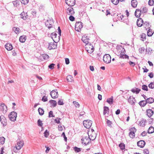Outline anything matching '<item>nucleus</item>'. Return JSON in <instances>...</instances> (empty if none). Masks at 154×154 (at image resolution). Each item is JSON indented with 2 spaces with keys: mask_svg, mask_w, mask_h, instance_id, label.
<instances>
[{
  "mask_svg": "<svg viewBox=\"0 0 154 154\" xmlns=\"http://www.w3.org/2000/svg\"><path fill=\"white\" fill-rule=\"evenodd\" d=\"M147 103L146 100H142L139 102V104L142 107L144 106Z\"/></svg>",
  "mask_w": 154,
  "mask_h": 154,
  "instance_id": "393cba45",
  "label": "nucleus"
},
{
  "mask_svg": "<svg viewBox=\"0 0 154 154\" xmlns=\"http://www.w3.org/2000/svg\"><path fill=\"white\" fill-rule=\"evenodd\" d=\"M73 104L75 105L76 107H79L80 106V105L78 102L75 101H74L73 102Z\"/></svg>",
  "mask_w": 154,
  "mask_h": 154,
  "instance_id": "3c124183",
  "label": "nucleus"
},
{
  "mask_svg": "<svg viewBox=\"0 0 154 154\" xmlns=\"http://www.w3.org/2000/svg\"><path fill=\"white\" fill-rule=\"evenodd\" d=\"M54 22L52 20L49 19L48 20L45 22L46 26L47 27L48 29H50L52 27Z\"/></svg>",
  "mask_w": 154,
  "mask_h": 154,
  "instance_id": "1a4fd4ad",
  "label": "nucleus"
},
{
  "mask_svg": "<svg viewBox=\"0 0 154 154\" xmlns=\"http://www.w3.org/2000/svg\"><path fill=\"white\" fill-rule=\"evenodd\" d=\"M109 108L108 107L105 106L103 107V114L105 115L106 113L109 112Z\"/></svg>",
  "mask_w": 154,
  "mask_h": 154,
  "instance_id": "cd10ccee",
  "label": "nucleus"
},
{
  "mask_svg": "<svg viewBox=\"0 0 154 154\" xmlns=\"http://www.w3.org/2000/svg\"><path fill=\"white\" fill-rule=\"evenodd\" d=\"M145 50V48L143 47L139 49V52L141 54L143 53L144 52Z\"/></svg>",
  "mask_w": 154,
  "mask_h": 154,
  "instance_id": "864d4df0",
  "label": "nucleus"
},
{
  "mask_svg": "<svg viewBox=\"0 0 154 154\" xmlns=\"http://www.w3.org/2000/svg\"><path fill=\"white\" fill-rule=\"evenodd\" d=\"M66 3L68 6L72 7L75 4V0H65Z\"/></svg>",
  "mask_w": 154,
  "mask_h": 154,
  "instance_id": "ddd939ff",
  "label": "nucleus"
},
{
  "mask_svg": "<svg viewBox=\"0 0 154 154\" xmlns=\"http://www.w3.org/2000/svg\"><path fill=\"white\" fill-rule=\"evenodd\" d=\"M143 152L144 154H149V151L147 149H145L143 151Z\"/></svg>",
  "mask_w": 154,
  "mask_h": 154,
  "instance_id": "052dcab7",
  "label": "nucleus"
},
{
  "mask_svg": "<svg viewBox=\"0 0 154 154\" xmlns=\"http://www.w3.org/2000/svg\"><path fill=\"white\" fill-rule=\"evenodd\" d=\"M143 20L141 18H138L137 21V25L139 27L143 25Z\"/></svg>",
  "mask_w": 154,
  "mask_h": 154,
  "instance_id": "a211bd4d",
  "label": "nucleus"
},
{
  "mask_svg": "<svg viewBox=\"0 0 154 154\" xmlns=\"http://www.w3.org/2000/svg\"><path fill=\"white\" fill-rule=\"evenodd\" d=\"M83 27V23L81 22H77L75 25V30L78 31L79 32Z\"/></svg>",
  "mask_w": 154,
  "mask_h": 154,
  "instance_id": "20e7f679",
  "label": "nucleus"
},
{
  "mask_svg": "<svg viewBox=\"0 0 154 154\" xmlns=\"http://www.w3.org/2000/svg\"><path fill=\"white\" fill-rule=\"evenodd\" d=\"M39 114L40 115L42 116L43 115L44 113V110L41 108H39L38 109Z\"/></svg>",
  "mask_w": 154,
  "mask_h": 154,
  "instance_id": "58836bf2",
  "label": "nucleus"
},
{
  "mask_svg": "<svg viewBox=\"0 0 154 154\" xmlns=\"http://www.w3.org/2000/svg\"><path fill=\"white\" fill-rule=\"evenodd\" d=\"M20 17L24 20H26L28 17L27 13H25L23 11L20 14Z\"/></svg>",
  "mask_w": 154,
  "mask_h": 154,
  "instance_id": "f3484780",
  "label": "nucleus"
},
{
  "mask_svg": "<svg viewBox=\"0 0 154 154\" xmlns=\"http://www.w3.org/2000/svg\"><path fill=\"white\" fill-rule=\"evenodd\" d=\"M137 4V2L136 0H132L131 1V5L134 8H136Z\"/></svg>",
  "mask_w": 154,
  "mask_h": 154,
  "instance_id": "a878e982",
  "label": "nucleus"
},
{
  "mask_svg": "<svg viewBox=\"0 0 154 154\" xmlns=\"http://www.w3.org/2000/svg\"><path fill=\"white\" fill-rule=\"evenodd\" d=\"M92 122L89 120H85L83 122L84 127L87 128H90L92 125Z\"/></svg>",
  "mask_w": 154,
  "mask_h": 154,
  "instance_id": "39448f33",
  "label": "nucleus"
},
{
  "mask_svg": "<svg viewBox=\"0 0 154 154\" xmlns=\"http://www.w3.org/2000/svg\"><path fill=\"white\" fill-rule=\"evenodd\" d=\"M50 95L53 98H56L58 97V92L54 90L52 91L50 93Z\"/></svg>",
  "mask_w": 154,
  "mask_h": 154,
  "instance_id": "4468645a",
  "label": "nucleus"
},
{
  "mask_svg": "<svg viewBox=\"0 0 154 154\" xmlns=\"http://www.w3.org/2000/svg\"><path fill=\"white\" fill-rule=\"evenodd\" d=\"M31 13L34 17H36V11L34 10H32V11Z\"/></svg>",
  "mask_w": 154,
  "mask_h": 154,
  "instance_id": "bf43d9fd",
  "label": "nucleus"
},
{
  "mask_svg": "<svg viewBox=\"0 0 154 154\" xmlns=\"http://www.w3.org/2000/svg\"><path fill=\"white\" fill-rule=\"evenodd\" d=\"M145 144V142L143 140H141L137 142V146L140 148L143 147Z\"/></svg>",
  "mask_w": 154,
  "mask_h": 154,
  "instance_id": "aec40b11",
  "label": "nucleus"
},
{
  "mask_svg": "<svg viewBox=\"0 0 154 154\" xmlns=\"http://www.w3.org/2000/svg\"><path fill=\"white\" fill-rule=\"evenodd\" d=\"M154 132V128L152 126H150L148 129V133L149 134H152Z\"/></svg>",
  "mask_w": 154,
  "mask_h": 154,
  "instance_id": "72a5a7b5",
  "label": "nucleus"
},
{
  "mask_svg": "<svg viewBox=\"0 0 154 154\" xmlns=\"http://www.w3.org/2000/svg\"><path fill=\"white\" fill-rule=\"evenodd\" d=\"M146 113L147 116L150 118L153 114V111L150 109H147L146 110Z\"/></svg>",
  "mask_w": 154,
  "mask_h": 154,
  "instance_id": "6ab92c4d",
  "label": "nucleus"
},
{
  "mask_svg": "<svg viewBox=\"0 0 154 154\" xmlns=\"http://www.w3.org/2000/svg\"><path fill=\"white\" fill-rule=\"evenodd\" d=\"M129 57L126 54H121L120 55L119 57L122 58H128Z\"/></svg>",
  "mask_w": 154,
  "mask_h": 154,
  "instance_id": "09e8293b",
  "label": "nucleus"
},
{
  "mask_svg": "<svg viewBox=\"0 0 154 154\" xmlns=\"http://www.w3.org/2000/svg\"><path fill=\"white\" fill-rule=\"evenodd\" d=\"M62 136L63 137L64 140L65 141H67V137L65 136V133L64 132H63L62 134Z\"/></svg>",
  "mask_w": 154,
  "mask_h": 154,
  "instance_id": "774afa93",
  "label": "nucleus"
},
{
  "mask_svg": "<svg viewBox=\"0 0 154 154\" xmlns=\"http://www.w3.org/2000/svg\"><path fill=\"white\" fill-rule=\"evenodd\" d=\"M21 4L24 5H26L29 2V0H21Z\"/></svg>",
  "mask_w": 154,
  "mask_h": 154,
  "instance_id": "603ef678",
  "label": "nucleus"
},
{
  "mask_svg": "<svg viewBox=\"0 0 154 154\" xmlns=\"http://www.w3.org/2000/svg\"><path fill=\"white\" fill-rule=\"evenodd\" d=\"M106 102L110 105L112 104L113 102V97L112 96L111 97L108 98L106 100Z\"/></svg>",
  "mask_w": 154,
  "mask_h": 154,
  "instance_id": "7c9ffc66",
  "label": "nucleus"
},
{
  "mask_svg": "<svg viewBox=\"0 0 154 154\" xmlns=\"http://www.w3.org/2000/svg\"><path fill=\"white\" fill-rule=\"evenodd\" d=\"M54 117V116L53 115V112L52 111H51L49 112L48 117L50 118L51 117Z\"/></svg>",
  "mask_w": 154,
  "mask_h": 154,
  "instance_id": "5fc2aeb1",
  "label": "nucleus"
},
{
  "mask_svg": "<svg viewBox=\"0 0 154 154\" xmlns=\"http://www.w3.org/2000/svg\"><path fill=\"white\" fill-rule=\"evenodd\" d=\"M146 35L144 33H142L141 35L140 39L141 40L143 41H145L146 39Z\"/></svg>",
  "mask_w": 154,
  "mask_h": 154,
  "instance_id": "c9c22d12",
  "label": "nucleus"
},
{
  "mask_svg": "<svg viewBox=\"0 0 154 154\" xmlns=\"http://www.w3.org/2000/svg\"><path fill=\"white\" fill-rule=\"evenodd\" d=\"M5 48L8 51H11L13 49V46L11 44L7 43L5 45Z\"/></svg>",
  "mask_w": 154,
  "mask_h": 154,
  "instance_id": "412c9836",
  "label": "nucleus"
},
{
  "mask_svg": "<svg viewBox=\"0 0 154 154\" xmlns=\"http://www.w3.org/2000/svg\"><path fill=\"white\" fill-rule=\"evenodd\" d=\"M58 104L59 105H63L64 104L63 100L62 99L60 100L58 102Z\"/></svg>",
  "mask_w": 154,
  "mask_h": 154,
  "instance_id": "13d9d810",
  "label": "nucleus"
},
{
  "mask_svg": "<svg viewBox=\"0 0 154 154\" xmlns=\"http://www.w3.org/2000/svg\"><path fill=\"white\" fill-rule=\"evenodd\" d=\"M67 80L69 82H71L73 80L72 77L71 75H68L67 76Z\"/></svg>",
  "mask_w": 154,
  "mask_h": 154,
  "instance_id": "ea45409f",
  "label": "nucleus"
},
{
  "mask_svg": "<svg viewBox=\"0 0 154 154\" xmlns=\"http://www.w3.org/2000/svg\"><path fill=\"white\" fill-rule=\"evenodd\" d=\"M148 10V9L146 7H144L143 8L142 11H141V12L143 13H145L147 12Z\"/></svg>",
  "mask_w": 154,
  "mask_h": 154,
  "instance_id": "e2e57ef3",
  "label": "nucleus"
},
{
  "mask_svg": "<svg viewBox=\"0 0 154 154\" xmlns=\"http://www.w3.org/2000/svg\"><path fill=\"white\" fill-rule=\"evenodd\" d=\"M148 87L149 88L151 89H153L154 88V82H151L148 85Z\"/></svg>",
  "mask_w": 154,
  "mask_h": 154,
  "instance_id": "c03bdc74",
  "label": "nucleus"
},
{
  "mask_svg": "<svg viewBox=\"0 0 154 154\" xmlns=\"http://www.w3.org/2000/svg\"><path fill=\"white\" fill-rule=\"evenodd\" d=\"M17 117V113L14 111H13L10 113L8 115V117L10 120L14 122L16 120Z\"/></svg>",
  "mask_w": 154,
  "mask_h": 154,
  "instance_id": "7ed1b4c3",
  "label": "nucleus"
},
{
  "mask_svg": "<svg viewBox=\"0 0 154 154\" xmlns=\"http://www.w3.org/2000/svg\"><path fill=\"white\" fill-rule=\"evenodd\" d=\"M146 121L143 119H142L141 121L140 122L139 125L140 126H142L143 127L145 126V123Z\"/></svg>",
  "mask_w": 154,
  "mask_h": 154,
  "instance_id": "4c0bfd02",
  "label": "nucleus"
},
{
  "mask_svg": "<svg viewBox=\"0 0 154 154\" xmlns=\"http://www.w3.org/2000/svg\"><path fill=\"white\" fill-rule=\"evenodd\" d=\"M149 30L147 32V35L149 36H151L152 35L154 32L152 31V30L150 28H149Z\"/></svg>",
  "mask_w": 154,
  "mask_h": 154,
  "instance_id": "f704fd0d",
  "label": "nucleus"
},
{
  "mask_svg": "<svg viewBox=\"0 0 154 154\" xmlns=\"http://www.w3.org/2000/svg\"><path fill=\"white\" fill-rule=\"evenodd\" d=\"M147 103H152L154 102V99L152 97L148 98L146 100Z\"/></svg>",
  "mask_w": 154,
  "mask_h": 154,
  "instance_id": "c85d7f7f",
  "label": "nucleus"
},
{
  "mask_svg": "<svg viewBox=\"0 0 154 154\" xmlns=\"http://www.w3.org/2000/svg\"><path fill=\"white\" fill-rule=\"evenodd\" d=\"M66 13L68 15H73L75 13L74 9L73 8H69L66 10Z\"/></svg>",
  "mask_w": 154,
  "mask_h": 154,
  "instance_id": "dca6fc26",
  "label": "nucleus"
},
{
  "mask_svg": "<svg viewBox=\"0 0 154 154\" xmlns=\"http://www.w3.org/2000/svg\"><path fill=\"white\" fill-rule=\"evenodd\" d=\"M1 122L3 126H5L7 125V120L6 118L4 116L1 118Z\"/></svg>",
  "mask_w": 154,
  "mask_h": 154,
  "instance_id": "5701e85b",
  "label": "nucleus"
},
{
  "mask_svg": "<svg viewBox=\"0 0 154 154\" xmlns=\"http://www.w3.org/2000/svg\"><path fill=\"white\" fill-rule=\"evenodd\" d=\"M43 57L45 60H47L49 58L48 55L47 54H44L42 55Z\"/></svg>",
  "mask_w": 154,
  "mask_h": 154,
  "instance_id": "4d7b16f0",
  "label": "nucleus"
},
{
  "mask_svg": "<svg viewBox=\"0 0 154 154\" xmlns=\"http://www.w3.org/2000/svg\"><path fill=\"white\" fill-rule=\"evenodd\" d=\"M0 109L3 113H5L7 112V107L4 103H2L0 105Z\"/></svg>",
  "mask_w": 154,
  "mask_h": 154,
  "instance_id": "f8f14e48",
  "label": "nucleus"
},
{
  "mask_svg": "<svg viewBox=\"0 0 154 154\" xmlns=\"http://www.w3.org/2000/svg\"><path fill=\"white\" fill-rule=\"evenodd\" d=\"M125 0H111V2L114 5H118L119 2H122Z\"/></svg>",
  "mask_w": 154,
  "mask_h": 154,
  "instance_id": "bb28decb",
  "label": "nucleus"
},
{
  "mask_svg": "<svg viewBox=\"0 0 154 154\" xmlns=\"http://www.w3.org/2000/svg\"><path fill=\"white\" fill-rule=\"evenodd\" d=\"M26 39V36L25 35L21 36L19 38L20 41L22 43H23L25 42Z\"/></svg>",
  "mask_w": 154,
  "mask_h": 154,
  "instance_id": "b1692460",
  "label": "nucleus"
},
{
  "mask_svg": "<svg viewBox=\"0 0 154 154\" xmlns=\"http://www.w3.org/2000/svg\"><path fill=\"white\" fill-rule=\"evenodd\" d=\"M60 119H61L60 118H57V119H55L54 120V121L57 124H60Z\"/></svg>",
  "mask_w": 154,
  "mask_h": 154,
  "instance_id": "680f3d73",
  "label": "nucleus"
},
{
  "mask_svg": "<svg viewBox=\"0 0 154 154\" xmlns=\"http://www.w3.org/2000/svg\"><path fill=\"white\" fill-rule=\"evenodd\" d=\"M103 60L106 63H110L111 61V57L109 54H106L103 57Z\"/></svg>",
  "mask_w": 154,
  "mask_h": 154,
  "instance_id": "0eeeda50",
  "label": "nucleus"
},
{
  "mask_svg": "<svg viewBox=\"0 0 154 154\" xmlns=\"http://www.w3.org/2000/svg\"><path fill=\"white\" fill-rule=\"evenodd\" d=\"M49 135V132L46 130L44 133V136L45 137H47Z\"/></svg>",
  "mask_w": 154,
  "mask_h": 154,
  "instance_id": "a18cd8bd",
  "label": "nucleus"
},
{
  "mask_svg": "<svg viewBox=\"0 0 154 154\" xmlns=\"http://www.w3.org/2000/svg\"><path fill=\"white\" fill-rule=\"evenodd\" d=\"M95 138H90L88 135V136H85L81 139L82 142V143L87 145L90 143L91 140H93L95 139Z\"/></svg>",
  "mask_w": 154,
  "mask_h": 154,
  "instance_id": "f03ea898",
  "label": "nucleus"
},
{
  "mask_svg": "<svg viewBox=\"0 0 154 154\" xmlns=\"http://www.w3.org/2000/svg\"><path fill=\"white\" fill-rule=\"evenodd\" d=\"M154 4V0H149L148 4L150 6H152Z\"/></svg>",
  "mask_w": 154,
  "mask_h": 154,
  "instance_id": "6e6d98bb",
  "label": "nucleus"
},
{
  "mask_svg": "<svg viewBox=\"0 0 154 154\" xmlns=\"http://www.w3.org/2000/svg\"><path fill=\"white\" fill-rule=\"evenodd\" d=\"M75 17L72 15H71L69 17V20L71 21H73L75 20Z\"/></svg>",
  "mask_w": 154,
  "mask_h": 154,
  "instance_id": "69168bd1",
  "label": "nucleus"
},
{
  "mask_svg": "<svg viewBox=\"0 0 154 154\" xmlns=\"http://www.w3.org/2000/svg\"><path fill=\"white\" fill-rule=\"evenodd\" d=\"M55 65V64L54 63H51L49 65L48 67L50 69H53L54 68Z\"/></svg>",
  "mask_w": 154,
  "mask_h": 154,
  "instance_id": "0e129e2a",
  "label": "nucleus"
},
{
  "mask_svg": "<svg viewBox=\"0 0 154 154\" xmlns=\"http://www.w3.org/2000/svg\"><path fill=\"white\" fill-rule=\"evenodd\" d=\"M141 11L139 9H137L135 12V15L136 17H139L141 15Z\"/></svg>",
  "mask_w": 154,
  "mask_h": 154,
  "instance_id": "4be33fe9",
  "label": "nucleus"
},
{
  "mask_svg": "<svg viewBox=\"0 0 154 154\" xmlns=\"http://www.w3.org/2000/svg\"><path fill=\"white\" fill-rule=\"evenodd\" d=\"M38 125L39 126L41 127L43 125V123L40 119H39L37 121Z\"/></svg>",
  "mask_w": 154,
  "mask_h": 154,
  "instance_id": "8fccbe9b",
  "label": "nucleus"
},
{
  "mask_svg": "<svg viewBox=\"0 0 154 154\" xmlns=\"http://www.w3.org/2000/svg\"><path fill=\"white\" fill-rule=\"evenodd\" d=\"M142 89L143 90L146 91H148L147 86L145 85H143L142 86Z\"/></svg>",
  "mask_w": 154,
  "mask_h": 154,
  "instance_id": "de8ad7c7",
  "label": "nucleus"
},
{
  "mask_svg": "<svg viewBox=\"0 0 154 154\" xmlns=\"http://www.w3.org/2000/svg\"><path fill=\"white\" fill-rule=\"evenodd\" d=\"M82 40L84 43L86 44L87 46H89V48H91V50H87V51L90 53H92L94 50L93 46L91 43H89V38L88 36L86 35L82 36Z\"/></svg>",
  "mask_w": 154,
  "mask_h": 154,
  "instance_id": "f257e3e1",
  "label": "nucleus"
},
{
  "mask_svg": "<svg viewBox=\"0 0 154 154\" xmlns=\"http://www.w3.org/2000/svg\"><path fill=\"white\" fill-rule=\"evenodd\" d=\"M12 30L16 34L19 33L20 32V29L18 27H14L13 28Z\"/></svg>",
  "mask_w": 154,
  "mask_h": 154,
  "instance_id": "e433bc0d",
  "label": "nucleus"
},
{
  "mask_svg": "<svg viewBox=\"0 0 154 154\" xmlns=\"http://www.w3.org/2000/svg\"><path fill=\"white\" fill-rule=\"evenodd\" d=\"M24 143L23 140H18L17 144L16 145V148L17 150L20 149L23 146Z\"/></svg>",
  "mask_w": 154,
  "mask_h": 154,
  "instance_id": "9d476101",
  "label": "nucleus"
},
{
  "mask_svg": "<svg viewBox=\"0 0 154 154\" xmlns=\"http://www.w3.org/2000/svg\"><path fill=\"white\" fill-rule=\"evenodd\" d=\"M42 100L44 102H45L46 101H47L48 100V99L47 97H46L45 96H44L42 99Z\"/></svg>",
  "mask_w": 154,
  "mask_h": 154,
  "instance_id": "338daca9",
  "label": "nucleus"
},
{
  "mask_svg": "<svg viewBox=\"0 0 154 154\" xmlns=\"http://www.w3.org/2000/svg\"><path fill=\"white\" fill-rule=\"evenodd\" d=\"M13 3L15 7H17L19 6L20 3V1L19 0H16L13 2Z\"/></svg>",
  "mask_w": 154,
  "mask_h": 154,
  "instance_id": "473e14b6",
  "label": "nucleus"
},
{
  "mask_svg": "<svg viewBox=\"0 0 154 154\" xmlns=\"http://www.w3.org/2000/svg\"><path fill=\"white\" fill-rule=\"evenodd\" d=\"M49 102L51 104V106L55 107L57 105V103L55 100H51L49 101Z\"/></svg>",
  "mask_w": 154,
  "mask_h": 154,
  "instance_id": "c756f323",
  "label": "nucleus"
},
{
  "mask_svg": "<svg viewBox=\"0 0 154 154\" xmlns=\"http://www.w3.org/2000/svg\"><path fill=\"white\" fill-rule=\"evenodd\" d=\"M5 138L4 137H0V144H3L5 143Z\"/></svg>",
  "mask_w": 154,
  "mask_h": 154,
  "instance_id": "a19ab883",
  "label": "nucleus"
},
{
  "mask_svg": "<svg viewBox=\"0 0 154 154\" xmlns=\"http://www.w3.org/2000/svg\"><path fill=\"white\" fill-rule=\"evenodd\" d=\"M128 102L131 105H134L135 103L136 102L134 97L132 96H130L128 99Z\"/></svg>",
  "mask_w": 154,
  "mask_h": 154,
  "instance_id": "2eb2a0df",
  "label": "nucleus"
},
{
  "mask_svg": "<svg viewBox=\"0 0 154 154\" xmlns=\"http://www.w3.org/2000/svg\"><path fill=\"white\" fill-rule=\"evenodd\" d=\"M74 150L75 152H79L81 150V148H78L76 146L74 147Z\"/></svg>",
  "mask_w": 154,
  "mask_h": 154,
  "instance_id": "37998d69",
  "label": "nucleus"
},
{
  "mask_svg": "<svg viewBox=\"0 0 154 154\" xmlns=\"http://www.w3.org/2000/svg\"><path fill=\"white\" fill-rule=\"evenodd\" d=\"M140 91V89L138 88H136L135 89L133 88L131 90V91L133 93H135L136 94H138Z\"/></svg>",
  "mask_w": 154,
  "mask_h": 154,
  "instance_id": "2f4dec72",
  "label": "nucleus"
},
{
  "mask_svg": "<svg viewBox=\"0 0 154 154\" xmlns=\"http://www.w3.org/2000/svg\"><path fill=\"white\" fill-rule=\"evenodd\" d=\"M130 132L129 133V135L131 138H134L135 137V133L137 131V129L134 128L133 127L129 129Z\"/></svg>",
  "mask_w": 154,
  "mask_h": 154,
  "instance_id": "6e6552de",
  "label": "nucleus"
},
{
  "mask_svg": "<svg viewBox=\"0 0 154 154\" xmlns=\"http://www.w3.org/2000/svg\"><path fill=\"white\" fill-rule=\"evenodd\" d=\"M60 37L59 35L58 37H57V34L54 32L52 33L51 34V37L55 43H57L59 41Z\"/></svg>",
  "mask_w": 154,
  "mask_h": 154,
  "instance_id": "423d86ee",
  "label": "nucleus"
},
{
  "mask_svg": "<svg viewBox=\"0 0 154 154\" xmlns=\"http://www.w3.org/2000/svg\"><path fill=\"white\" fill-rule=\"evenodd\" d=\"M106 123L108 126L110 127H112L111 125L112 124V122L110 120L107 119Z\"/></svg>",
  "mask_w": 154,
  "mask_h": 154,
  "instance_id": "49530a36",
  "label": "nucleus"
},
{
  "mask_svg": "<svg viewBox=\"0 0 154 154\" xmlns=\"http://www.w3.org/2000/svg\"><path fill=\"white\" fill-rule=\"evenodd\" d=\"M119 146L122 150L124 149H125V145L123 143H121L119 144Z\"/></svg>",
  "mask_w": 154,
  "mask_h": 154,
  "instance_id": "79ce46f5",
  "label": "nucleus"
},
{
  "mask_svg": "<svg viewBox=\"0 0 154 154\" xmlns=\"http://www.w3.org/2000/svg\"><path fill=\"white\" fill-rule=\"evenodd\" d=\"M57 48V43L51 42L49 43L48 48L49 50H51L56 49Z\"/></svg>",
  "mask_w": 154,
  "mask_h": 154,
  "instance_id": "9b49d317",
  "label": "nucleus"
}]
</instances>
